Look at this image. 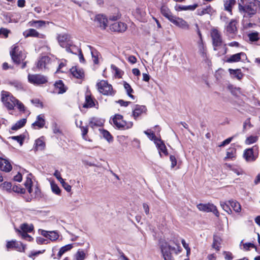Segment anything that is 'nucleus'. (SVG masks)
<instances>
[{
    "label": "nucleus",
    "mask_w": 260,
    "mask_h": 260,
    "mask_svg": "<svg viewBox=\"0 0 260 260\" xmlns=\"http://www.w3.org/2000/svg\"><path fill=\"white\" fill-rule=\"evenodd\" d=\"M36 144V150H42L44 149L45 147V144L44 141L41 139V138H39L36 140L35 142Z\"/></svg>",
    "instance_id": "obj_38"
},
{
    "label": "nucleus",
    "mask_w": 260,
    "mask_h": 260,
    "mask_svg": "<svg viewBox=\"0 0 260 260\" xmlns=\"http://www.w3.org/2000/svg\"><path fill=\"white\" fill-rule=\"evenodd\" d=\"M236 22L235 20H232L227 25L226 30L230 33H234L237 30L236 26Z\"/></svg>",
    "instance_id": "obj_35"
},
{
    "label": "nucleus",
    "mask_w": 260,
    "mask_h": 260,
    "mask_svg": "<svg viewBox=\"0 0 260 260\" xmlns=\"http://www.w3.org/2000/svg\"><path fill=\"white\" fill-rule=\"evenodd\" d=\"M236 153V149L235 148H230L228 149L226 152V156L225 157V160L227 159H233L235 158Z\"/></svg>",
    "instance_id": "obj_34"
},
{
    "label": "nucleus",
    "mask_w": 260,
    "mask_h": 260,
    "mask_svg": "<svg viewBox=\"0 0 260 260\" xmlns=\"http://www.w3.org/2000/svg\"><path fill=\"white\" fill-rule=\"evenodd\" d=\"M170 21L180 28L184 29H188L189 28V25L188 23L181 18L173 16L171 18Z\"/></svg>",
    "instance_id": "obj_12"
},
{
    "label": "nucleus",
    "mask_w": 260,
    "mask_h": 260,
    "mask_svg": "<svg viewBox=\"0 0 260 260\" xmlns=\"http://www.w3.org/2000/svg\"><path fill=\"white\" fill-rule=\"evenodd\" d=\"M157 147L159 151V154L161 156V152H162L166 155H168V153L167 151V148L164 142L161 141L160 139L155 140L154 143Z\"/></svg>",
    "instance_id": "obj_20"
},
{
    "label": "nucleus",
    "mask_w": 260,
    "mask_h": 260,
    "mask_svg": "<svg viewBox=\"0 0 260 260\" xmlns=\"http://www.w3.org/2000/svg\"><path fill=\"white\" fill-rule=\"evenodd\" d=\"M0 187L4 190L10 191L12 190V184L9 182H4L0 185Z\"/></svg>",
    "instance_id": "obj_43"
},
{
    "label": "nucleus",
    "mask_w": 260,
    "mask_h": 260,
    "mask_svg": "<svg viewBox=\"0 0 260 260\" xmlns=\"http://www.w3.org/2000/svg\"><path fill=\"white\" fill-rule=\"evenodd\" d=\"M10 55L13 62L16 64L20 63L26 57L25 52L20 50L19 48L16 46H14L12 50L10 52Z\"/></svg>",
    "instance_id": "obj_5"
},
{
    "label": "nucleus",
    "mask_w": 260,
    "mask_h": 260,
    "mask_svg": "<svg viewBox=\"0 0 260 260\" xmlns=\"http://www.w3.org/2000/svg\"><path fill=\"white\" fill-rule=\"evenodd\" d=\"M124 87L127 92V95L132 99H134V96L131 94L133 92V89L132 88L131 85L126 82H124Z\"/></svg>",
    "instance_id": "obj_41"
},
{
    "label": "nucleus",
    "mask_w": 260,
    "mask_h": 260,
    "mask_svg": "<svg viewBox=\"0 0 260 260\" xmlns=\"http://www.w3.org/2000/svg\"><path fill=\"white\" fill-rule=\"evenodd\" d=\"M9 84L13 86L16 89L19 90L22 88V84L18 81H12L9 82Z\"/></svg>",
    "instance_id": "obj_52"
},
{
    "label": "nucleus",
    "mask_w": 260,
    "mask_h": 260,
    "mask_svg": "<svg viewBox=\"0 0 260 260\" xmlns=\"http://www.w3.org/2000/svg\"><path fill=\"white\" fill-rule=\"evenodd\" d=\"M91 54L94 64H98L99 63V59L101 57V54L95 49L89 46Z\"/></svg>",
    "instance_id": "obj_26"
},
{
    "label": "nucleus",
    "mask_w": 260,
    "mask_h": 260,
    "mask_svg": "<svg viewBox=\"0 0 260 260\" xmlns=\"http://www.w3.org/2000/svg\"><path fill=\"white\" fill-rule=\"evenodd\" d=\"M52 191L57 195H60L61 190L58 185L53 182H51Z\"/></svg>",
    "instance_id": "obj_44"
},
{
    "label": "nucleus",
    "mask_w": 260,
    "mask_h": 260,
    "mask_svg": "<svg viewBox=\"0 0 260 260\" xmlns=\"http://www.w3.org/2000/svg\"><path fill=\"white\" fill-rule=\"evenodd\" d=\"M81 130L82 131V138L85 140H87V139L86 138V134L88 133V126H80Z\"/></svg>",
    "instance_id": "obj_56"
},
{
    "label": "nucleus",
    "mask_w": 260,
    "mask_h": 260,
    "mask_svg": "<svg viewBox=\"0 0 260 260\" xmlns=\"http://www.w3.org/2000/svg\"><path fill=\"white\" fill-rule=\"evenodd\" d=\"M28 82L36 85L43 84L47 82V78L40 74H28Z\"/></svg>",
    "instance_id": "obj_8"
},
{
    "label": "nucleus",
    "mask_w": 260,
    "mask_h": 260,
    "mask_svg": "<svg viewBox=\"0 0 260 260\" xmlns=\"http://www.w3.org/2000/svg\"><path fill=\"white\" fill-rule=\"evenodd\" d=\"M110 25V29L114 31L123 32L127 28V25L125 23L122 22H116Z\"/></svg>",
    "instance_id": "obj_15"
},
{
    "label": "nucleus",
    "mask_w": 260,
    "mask_h": 260,
    "mask_svg": "<svg viewBox=\"0 0 260 260\" xmlns=\"http://www.w3.org/2000/svg\"><path fill=\"white\" fill-rule=\"evenodd\" d=\"M95 105L94 101L90 95L87 94L85 96V102L83 105L84 108H92Z\"/></svg>",
    "instance_id": "obj_30"
},
{
    "label": "nucleus",
    "mask_w": 260,
    "mask_h": 260,
    "mask_svg": "<svg viewBox=\"0 0 260 260\" xmlns=\"http://www.w3.org/2000/svg\"><path fill=\"white\" fill-rule=\"evenodd\" d=\"M59 237V235L57 233L54 231H50L49 239L51 241H55L57 240Z\"/></svg>",
    "instance_id": "obj_54"
},
{
    "label": "nucleus",
    "mask_w": 260,
    "mask_h": 260,
    "mask_svg": "<svg viewBox=\"0 0 260 260\" xmlns=\"http://www.w3.org/2000/svg\"><path fill=\"white\" fill-rule=\"evenodd\" d=\"M247 59L246 55L244 52L238 53L231 55L226 60L228 62H238L241 60L244 61Z\"/></svg>",
    "instance_id": "obj_16"
},
{
    "label": "nucleus",
    "mask_w": 260,
    "mask_h": 260,
    "mask_svg": "<svg viewBox=\"0 0 260 260\" xmlns=\"http://www.w3.org/2000/svg\"><path fill=\"white\" fill-rule=\"evenodd\" d=\"M229 203L228 202H220V206L222 208L229 214L232 213V210L230 208Z\"/></svg>",
    "instance_id": "obj_46"
},
{
    "label": "nucleus",
    "mask_w": 260,
    "mask_h": 260,
    "mask_svg": "<svg viewBox=\"0 0 260 260\" xmlns=\"http://www.w3.org/2000/svg\"><path fill=\"white\" fill-rule=\"evenodd\" d=\"M113 124L118 128L129 129L132 127L133 123L131 121L126 122L123 120V116L119 114L115 115L112 119Z\"/></svg>",
    "instance_id": "obj_6"
},
{
    "label": "nucleus",
    "mask_w": 260,
    "mask_h": 260,
    "mask_svg": "<svg viewBox=\"0 0 260 260\" xmlns=\"http://www.w3.org/2000/svg\"><path fill=\"white\" fill-rule=\"evenodd\" d=\"M94 20L98 23V25L103 29H105L108 25V20L104 15H96Z\"/></svg>",
    "instance_id": "obj_14"
},
{
    "label": "nucleus",
    "mask_w": 260,
    "mask_h": 260,
    "mask_svg": "<svg viewBox=\"0 0 260 260\" xmlns=\"http://www.w3.org/2000/svg\"><path fill=\"white\" fill-rule=\"evenodd\" d=\"M26 119L25 118H23L18 121L12 127V130H17L22 127H23L25 124L26 123Z\"/></svg>",
    "instance_id": "obj_37"
},
{
    "label": "nucleus",
    "mask_w": 260,
    "mask_h": 260,
    "mask_svg": "<svg viewBox=\"0 0 260 260\" xmlns=\"http://www.w3.org/2000/svg\"><path fill=\"white\" fill-rule=\"evenodd\" d=\"M49 62V58L48 57H42L39 60L37 63V67L41 70L45 69L46 68V66Z\"/></svg>",
    "instance_id": "obj_25"
},
{
    "label": "nucleus",
    "mask_w": 260,
    "mask_h": 260,
    "mask_svg": "<svg viewBox=\"0 0 260 260\" xmlns=\"http://www.w3.org/2000/svg\"><path fill=\"white\" fill-rule=\"evenodd\" d=\"M70 39V36L68 34H60L58 36L57 39L60 46H62V43L68 41Z\"/></svg>",
    "instance_id": "obj_36"
},
{
    "label": "nucleus",
    "mask_w": 260,
    "mask_h": 260,
    "mask_svg": "<svg viewBox=\"0 0 260 260\" xmlns=\"http://www.w3.org/2000/svg\"><path fill=\"white\" fill-rule=\"evenodd\" d=\"M160 249L162 256L165 260H174L171 253V246L168 243L164 242L160 243Z\"/></svg>",
    "instance_id": "obj_10"
},
{
    "label": "nucleus",
    "mask_w": 260,
    "mask_h": 260,
    "mask_svg": "<svg viewBox=\"0 0 260 260\" xmlns=\"http://www.w3.org/2000/svg\"><path fill=\"white\" fill-rule=\"evenodd\" d=\"M55 92L61 94L66 91V88L64 87V84L61 80H59L54 84Z\"/></svg>",
    "instance_id": "obj_24"
},
{
    "label": "nucleus",
    "mask_w": 260,
    "mask_h": 260,
    "mask_svg": "<svg viewBox=\"0 0 260 260\" xmlns=\"http://www.w3.org/2000/svg\"><path fill=\"white\" fill-rule=\"evenodd\" d=\"M146 110L147 109L145 106L137 105L134 108L132 115L135 119H137L142 113H145Z\"/></svg>",
    "instance_id": "obj_18"
},
{
    "label": "nucleus",
    "mask_w": 260,
    "mask_h": 260,
    "mask_svg": "<svg viewBox=\"0 0 260 260\" xmlns=\"http://www.w3.org/2000/svg\"><path fill=\"white\" fill-rule=\"evenodd\" d=\"M144 134H146L147 137L151 140H153L155 143V140H158V139L156 137L155 134L153 132H148V131H145L144 132Z\"/></svg>",
    "instance_id": "obj_53"
},
{
    "label": "nucleus",
    "mask_w": 260,
    "mask_h": 260,
    "mask_svg": "<svg viewBox=\"0 0 260 260\" xmlns=\"http://www.w3.org/2000/svg\"><path fill=\"white\" fill-rule=\"evenodd\" d=\"M233 137H230L226 140H224L219 145V147H223L226 145L229 144L233 140Z\"/></svg>",
    "instance_id": "obj_61"
},
{
    "label": "nucleus",
    "mask_w": 260,
    "mask_h": 260,
    "mask_svg": "<svg viewBox=\"0 0 260 260\" xmlns=\"http://www.w3.org/2000/svg\"><path fill=\"white\" fill-rule=\"evenodd\" d=\"M212 8L210 6H207L206 8L198 10V14L200 15H203L206 14H210L212 13Z\"/></svg>",
    "instance_id": "obj_42"
},
{
    "label": "nucleus",
    "mask_w": 260,
    "mask_h": 260,
    "mask_svg": "<svg viewBox=\"0 0 260 260\" xmlns=\"http://www.w3.org/2000/svg\"><path fill=\"white\" fill-rule=\"evenodd\" d=\"M15 106H16L20 111L24 112L25 111L24 105L17 99H16V103H15Z\"/></svg>",
    "instance_id": "obj_57"
},
{
    "label": "nucleus",
    "mask_w": 260,
    "mask_h": 260,
    "mask_svg": "<svg viewBox=\"0 0 260 260\" xmlns=\"http://www.w3.org/2000/svg\"><path fill=\"white\" fill-rule=\"evenodd\" d=\"M197 208L200 211L206 212H213L217 217L219 216V213L217 210L216 207L213 204H199L197 205Z\"/></svg>",
    "instance_id": "obj_9"
},
{
    "label": "nucleus",
    "mask_w": 260,
    "mask_h": 260,
    "mask_svg": "<svg viewBox=\"0 0 260 260\" xmlns=\"http://www.w3.org/2000/svg\"><path fill=\"white\" fill-rule=\"evenodd\" d=\"M12 166L6 159L0 158V170L6 172H10L12 170Z\"/></svg>",
    "instance_id": "obj_19"
},
{
    "label": "nucleus",
    "mask_w": 260,
    "mask_h": 260,
    "mask_svg": "<svg viewBox=\"0 0 260 260\" xmlns=\"http://www.w3.org/2000/svg\"><path fill=\"white\" fill-rule=\"evenodd\" d=\"M224 257L226 260H232L233 259L232 254L230 252H224Z\"/></svg>",
    "instance_id": "obj_64"
},
{
    "label": "nucleus",
    "mask_w": 260,
    "mask_h": 260,
    "mask_svg": "<svg viewBox=\"0 0 260 260\" xmlns=\"http://www.w3.org/2000/svg\"><path fill=\"white\" fill-rule=\"evenodd\" d=\"M258 140L257 136H250L247 138L245 140V144L247 145H250L255 143Z\"/></svg>",
    "instance_id": "obj_47"
},
{
    "label": "nucleus",
    "mask_w": 260,
    "mask_h": 260,
    "mask_svg": "<svg viewBox=\"0 0 260 260\" xmlns=\"http://www.w3.org/2000/svg\"><path fill=\"white\" fill-rule=\"evenodd\" d=\"M229 71L231 75H234L235 77L239 80L241 79L243 77V74L239 69L233 70L230 69Z\"/></svg>",
    "instance_id": "obj_40"
},
{
    "label": "nucleus",
    "mask_w": 260,
    "mask_h": 260,
    "mask_svg": "<svg viewBox=\"0 0 260 260\" xmlns=\"http://www.w3.org/2000/svg\"><path fill=\"white\" fill-rule=\"evenodd\" d=\"M31 174H28L26 177V179L24 182V186L26 189H27L29 193H31L32 192V182L31 180Z\"/></svg>",
    "instance_id": "obj_32"
},
{
    "label": "nucleus",
    "mask_w": 260,
    "mask_h": 260,
    "mask_svg": "<svg viewBox=\"0 0 260 260\" xmlns=\"http://www.w3.org/2000/svg\"><path fill=\"white\" fill-rule=\"evenodd\" d=\"M10 32L11 31L9 29H8L5 28H0V35H4L5 38H7L8 37L9 34H10Z\"/></svg>",
    "instance_id": "obj_59"
},
{
    "label": "nucleus",
    "mask_w": 260,
    "mask_h": 260,
    "mask_svg": "<svg viewBox=\"0 0 260 260\" xmlns=\"http://www.w3.org/2000/svg\"><path fill=\"white\" fill-rule=\"evenodd\" d=\"M221 241V240L219 237L217 236H214L212 247L215 249L217 251H219L220 250Z\"/></svg>",
    "instance_id": "obj_33"
},
{
    "label": "nucleus",
    "mask_w": 260,
    "mask_h": 260,
    "mask_svg": "<svg viewBox=\"0 0 260 260\" xmlns=\"http://www.w3.org/2000/svg\"><path fill=\"white\" fill-rule=\"evenodd\" d=\"M254 245L251 243H246L243 244V248L245 250H248L250 248H255Z\"/></svg>",
    "instance_id": "obj_62"
},
{
    "label": "nucleus",
    "mask_w": 260,
    "mask_h": 260,
    "mask_svg": "<svg viewBox=\"0 0 260 260\" xmlns=\"http://www.w3.org/2000/svg\"><path fill=\"white\" fill-rule=\"evenodd\" d=\"M2 101L8 110H13L15 107L16 99L10 92L3 91L2 92Z\"/></svg>",
    "instance_id": "obj_4"
},
{
    "label": "nucleus",
    "mask_w": 260,
    "mask_h": 260,
    "mask_svg": "<svg viewBox=\"0 0 260 260\" xmlns=\"http://www.w3.org/2000/svg\"><path fill=\"white\" fill-rule=\"evenodd\" d=\"M259 154L258 147L255 145L252 148L246 149L243 153V157L247 162L255 161Z\"/></svg>",
    "instance_id": "obj_3"
},
{
    "label": "nucleus",
    "mask_w": 260,
    "mask_h": 260,
    "mask_svg": "<svg viewBox=\"0 0 260 260\" xmlns=\"http://www.w3.org/2000/svg\"><path fill=\"white\" fill-rule=\"evenodd\" d=\"M12 190L15 192L23 194L25 192L24 188L21 187L19 185H14L12 188Z\"/></svg>",
    "instance_id": "obj_48"
},
{
    "label": "nucleus",
    "mask_w": 260,
    "mask_h": 260,
    "mask_svg": "<svg viewBox=\"0 0 260 260\" xmlns=\"http://www.w3.org/2000/svg\"><path fill=\"white\" fill-rule=\"evenodd\" d=\"M101 134L103 136V137L108 141L110 142L112 140V137L110 134V133L105 129L101 130Z\"/></svg>",
    "instance_id": "obj_50"
},
{
    "label": "nucleus",
    "mask_w": 260,
    "mask_h": 260,
    "mask_svg": "<svg viewBox=\"0 0 260 260\" xmlns=\"http://www.w3.org/2000/svg\"><path fill=\"white\" fill-rule=\"evenodd\" d=\"M170 160L171 161V167L173 168L177 165V160L175 156L171 155Z\"/></svg>",
    "instance_id": "obj_60"
},
{
    "label": "nucleus",
    "mask_w": 260,
    "mask_h": 260,
    "mask_svg": "<svg viewBox=\"0 0 260 260\" xmlns=\"http://www.w3.org/2000/svg\"><path fill=\"white\" fill-rule=\"evenodd\" d=\"M236 4V0H224V10L232 15V8Z\"/></svg>",
    "instance_id": "obj_23"
},
{
    "label": "nucleus",
    "mask_w": 260,
    "mask_h": 260,
    "mask_svg": "<svg viewBox=\"0 0 260 260\" xmlns=\"http://www.w3.org/2000/svg\"><path fill=\"white\" fill-rule=\"evenodd\" d=\"M120 17V15L118 13L115 14L113 15H111L109 17L108 23H109L110 21H115L119 19Z\"/></svg>",
    "instance_id": "obj_58"
},
{
    "label": "nucleus",
    "mask_w": 260,
    "mask_h": 260,
    "mask_svg": "<svg viewBox=\"0 0 260 260\" xmlns=\"http://www.w3.org/2000/svg\"><path fill=\"white\" fill-rule=\"evenodd\" d=\"M41 193L40 189L37 186H36L34 188V189L32 188V192L30 194L32 198H38L41 197Z\"/></svg>",
    "instance_id": "obj_45"
},
{
    "label": "nucleus",
    "mask_w": 260,
    "mask_h": 260,
    "mask_svg": "<svg viewBox=\"0 0 260 260\" xmlns=\"http://www.w3.org/2000/svg\"><path fill=\"white\" fill-rule=\"evenodd\" d=\"M70 71L73 76L76 78H81L84 76L83 71L82 69L77 68L76 67H72Z\"/></svg>",
    "instance_id": "obj_27"
},
{
    "label": "nucleus",
    "mask_w": 260,
    "mask_h": 260,
    "mask_svg": "<svg viewBox=\"0 0 260 260\" xmlns=\"http://www.w3.org/2000/svg\"><path fill=\"white\" fill-rule=\"evenodd\" d=\"M248 36L250 41L252 42L257 41L259 40L258 33L257 32L249 34Z\"/></svg>",
    "instance_id": "obj_51"
},
{
    "label": "nucleus",
    "mask_w": 260,
    "mask_h": 260,
    "mask_svg": "<svg viewBox=\"0 0 260 260\" xmlns=\"http://www.w3.org/2000/svg\"><path fill=\"white\" fill-rule=\"evenodd\" d=\"M23 35L25 38H28L29 37H37L42 39L45 38L44 35L40 34L36 30L32 28H30L26 30L23 32Z\"/></svg>",
    "instance_id": "obj_17"
},
{
    "label": "nucleus",
    "mask_w": 260,
    "mask_h": 260,
    "mask_svg": "<svg viewBox=\"0 0 260 260\" xmlns=\"http://www.w3.org/2000/svg\"><path fill=\"white\" fill-rule=\"evenodd\" d=\"M43 115H39L37 117V120L32 123L34 126H37L38 128H42L45 124V121Z\"/></svg>",
    "instance_id": "obj_29"
},
{
    "label": "nucleus",
    "mask_w": 260,
    "mask_h": 260,
    "mask_svg": "<svg viewBox=\"0 0 260 260\" xmlns=\"http://www.w3.org/2000/svg\"><path fill=\"white\" fill-rule=\"evenodd\" d=\"M160 12L161 14L169 21L170 20L171 18L174 16L171 12L169 9L165 5L161 6L160 8Z\"/></svg>",
    "instance_id": "obj_28"
},
{
    "label": "nucleus",
    "mask_w": 260,
    "mask_h": 260,
    "mask_svg": "<svg viewBox=\"0 0 260 260\" xmlns=\"http://www.w3.org/2000/svg\"><path fill=\"white\" fill-rule=\"evenodd\" d=\"M85 258V253L83 250H78L76 254V258L77 260H84Z\"/></svg>",
    "instance_id": "obj_49"
},
{
    "label": "nucleus",
    "mask_w": 260,
    "mask_h": 260,
    "mask_svg": "<svg viewBox=\"0 0 260 260\" xmlns=\"http://www.w3.org/2000/svg\"><path fill=\"white\" fill-rule=\"evenodd\" d=\"M238 11L244 17H251L255 14L256 8L253 3L244 4V3L238 2Z\"/></svg>",
    "instance_id": "obj_1"
},
{
    "label": "nucleus",
    "mask_w": 260,
    "mask_h": 260,
    "mask_svg": "<svg viewBox=\"0 0 260 260\" xmlns=\"http://www.w3.org/2000/svg\"><path fill=\"white\" fill-rule=\"evenodd\" d=\"M228 203L236 212L240 213L241 212V206L237 201L235 200H229Z\"/></svg>",
    "instance_id": "obj_31"
},
{
    "label": "nucleus",
    "mask_w": 260,
    "mask_h": 260,
    "mask_svg": "<svg viewBox=\"0 0 260 260\" xmlns=\"http://www.w3.org/2000/svg\"><path fill=\"white\" fill-rule=\"evenodd\" d=\"M72 248H73L72 244H68V245H66L62 247L60 249V250L57 254V256L59 257V258H60L63 254H64L66 252L71 250Z\"/></svg>",
    "instance_id": "obj_39"
},
{
    "label": "nucleus",
    "mask_w": 260,
    "mask_h": 260,
    "mask_svg": "<svg viewBox=\"0 0 260 260\" xmlns=\"http://www.w3.org/2000/svg\"><path fill=\"white\" fill-rule=\"evenodd\" d=\"M6 247L8 249L14 248L20 252H24L25 249V245L16 240L8 241Z\"/></svg>",
    "instance_id": "obj_13"
},
{
    "label": "nucleus",
    "mask_w": 260,
    "mask_h": 260,
    "mask_svg": "<svg viewBox=\"0 0 260 260\" xmlns=\"http://www.w3.org/2000/svg\"><path fill=\"white\" fill-rule=\"evenodd\" d=\"M134 15L138 19L141 21H144L146 15L145 8L142 7L137 8L135 10Z\"/></svg>",
    "instance_id": "obj_21"
},
{
    "label": "nucleus",
    "mask_w": 260,
    "mask_h": 260,
    "mask_svg": "<svg viewBox=\"0 0 260 260\" xmlns=\"http://www.w3.org/2000/svg\"><path fill=\"white\" fill-rule=\"evenodd\" d=\"M104 122V120L96 117H92L89 120V126L93 128L94 127L102 126Z\"/></svg>",
    "instance_id": "obj_22"
},
{
    "label": "nucleus",
    "mask_w": 260,
    "mask_h": 260,
    "mask_svg": "<svg viewBox=\"0 0 260 260\" xmlns=\"http://www.w3.org/2000/svg\"><path fill=\"white\" fill-rule=\"evenodd\" d=\"M16 232L20 236L22 239L31 241L33 238L27 234V233L31 232L34 230V226L31 224L24 223L20 225L19 229H15Z\"/></svg>",
    "instance_id": "obj_2"
},
{
    "label": "nucleus",
    "mask_w": 260,
    "mask_h": 260,
    "mask_svg": "<svg viewBox=\"0 0 260 260\" xmlns=\"http://www.w3.org/2000/svg\"><path fill=\"white\" fill-rule=\"evenodd\" d=\"M31 101L32 103L35 104L37 106H40L41 108L43 107V104L42 102H40V101L39 99H33Z\"/></svg>",
    "instance_id": "obj_63"
},
{
    "label": "nucleus",
    "mask_w": 260,
    "mask_h": 260,
    "mask_svg": "<svg viewBox=\"0 0 260 260\" xmlns=\"http://www.w3.org/2000/svg\"><path fill=\"white\" fill-rule=\"evenodd\" d=\"M96 86L98 90L104 95H112L114 94L112 87L107 81L101 80L98 82Z\"/></svg>",
    "instance_id": "obj_7"
},
{
    "label": "nucleus",
    "mask_w": 260,
    "mask_h": 260,
    "mask_svg": "<svg viewBox=\"0 0 260 260\" xmlns=\"http://www.w3.org/2000/svg\"><path fill=\"white\" fill-rule=\"evenodd\" d=\"M12 140H15L17 141L20 145H22L24 139V137H22L21 135L17 136H12L10 138Z\"/></svg>",
    "instance_id": "obj_55"
},
{
    "label": "nucleus",
    "mask_w": 260,
    "mask_h": 260,
    "mask_svg": "<svg viewBox=\"0 0 260 260\" xmlns=\"http://www.w3.org/2000/svg\"><path fill=\"white\" fill-rule=\"evenodd\" d=\"M211 36L212 39L213 45L214 47V50H216V47L220 46L222 43V40L219 31L216 29H213L211 32Z\"/></svg>",
    "instance_id": "obj_11"
}]
</instances>
